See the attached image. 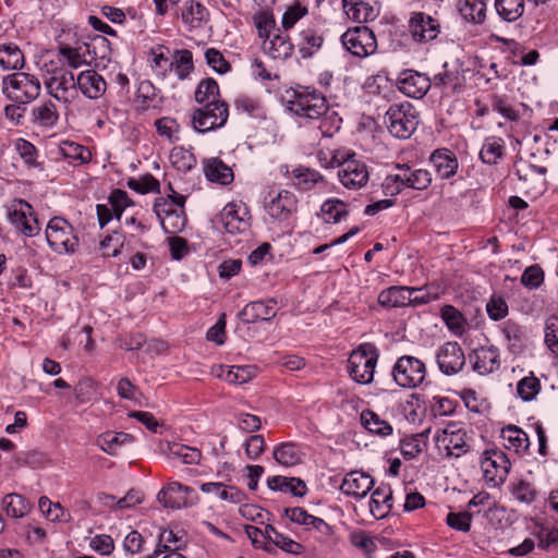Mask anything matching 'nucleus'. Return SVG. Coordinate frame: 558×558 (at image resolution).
Returning a JSON list of instances; mask_svg holds the SVG:
<instances>
[{"label": "nucleus", "instance_id": "obj_1", "mask_svg": "<svg viewBox=\"0 0 558 558\" xmlns=\"http://www.w3.org/2000/svg\"><path fill=\"white\" fill-rule=\"evenodd\" d=\"M287 108L296 117L308 120H318L329 111L326 97L310 86L292 89Z\"/></svg>", "mask_w": 558, "mask_h": 558}, {"label": "nucleus", "instance_id": "obj_2", "mask_svg": "<svg viewBox=\"0 0 558 558\" xmlns=\"http://www.w3.org/2000/svg\"><path fill=\"white\" fill-rule=\"evenodd\" d=\"M434 441L437 450L446 458L458 459L472 448V437L459 422H449L444 428L437 429Z\"/></svg>", "mask_w": 558, "mask_h": 558}, {"label": "nucleus", "instance_id": "obj_3", "mask_svg": "<svg viewBox=\"0 0 558 558\" xmlns=\"http://www.w3.org/2000/svg\"><path fill=\"white\" fill-rule=\"evenodd\" d=\"M44 84L48 94L63 105H70L78 98L76 77L65 66L47 68Z\"/></svg>", "mask_w": 558, "mask_h": 558}, {"label": "nucleus", "instance_id": "obj_4", "mask_svg": "<svg viewBox=\"0 0 558 558\" xmlns=\"http://www.w3.org/2000/svg\"><path fill=\"white\" fill-rule=\"evenodd\" d=\"M40 90L39 80L25 72L9 74L2 81V93L19 105L32 102L40 95Z\"/></svg>", "mask_w": 558, "mask_h": 558}, {"label": "nucleus", "instance_id": "obj_5", "mask_svg": "<svg viewBox=\"0 0 558 558\" xmlns=\"http://www.w3.org/2000/svg\"><path fill=\"white\" fill-rule=\"evenodd\" d=\"M378 350L372 343H362L348 359L347 371L357 384H369L374 379L378 361Z\"/></svg>", "mask_w": 558, "mask_h": 558}, {"label": "nucleus", "instance_id": "obj_6", "mask_svg": "<svg viewBox=\"0 0 558 558\" xmlns=\"http://www.w3.org/2000/svg\"><path fill=\"white\" fill-rule=\"evenodd\" d=\"M385 123L392 136L407 140L418 125V112L409 101L393 104L385 114Z\"/></svg>", "mask_w": 558, "mask_h": 558}, {"label": "nucleus", "instance_id": "obj_7", "mask_svg": "<svg viewBox=\"0 0 558 558\" xmlns=\"http://www.w3.org/2000/svg\"><path fill=\"white\" fill-rule=\"evenodd\" d=\"M391 376L396 385L401 388H417L427 377L426 364L416 356L401 355L392 366Z\"/></svg>", "mask_w": 558, "mask_h": 558}, {"label": "nucleus", "instance_id": "obj_8", "mask_svg": "<svg viewBox=\"0 0 558 558\" xmlns=\"http://www.w3.org/2000/svg\"><path fill=\"white\" fill-rule=\"evenodd\" d=\"M45 233L48 245L58 254L74 253L78 246L74 228L62 217L51 218Z\"/></svg>", "mask_w": 558, "mask_h": 558}, {"label": "nucleus", "instance_id": "obj_9", "mask_svg": "<svg viewBox=\"0 0 558 558\" xmlns=\"http://www.w3.org/2000/svg\"><path fill=\"white\" fill-rule=\"evenodd\" d=\"M229 118V106L226 101H214L202 105L191 116L193 129L206 133L222 128Z\"/></svg>", "mask_w": 558, "mask_h": 558}, {"label": "nucleus", "instance_id": "obj_10", "mask_svg": "<svg viewBox=\"0 0 558 558\" xmlns=\"http://www.w3.org/2000/svg\"><path fill=\"white\" fill-rule=\"evenodd\" d=\"M7 217L16 231L25 236H35L40 231L33 206L22 198L13 199L7 206Z\"/></svg>", "mask_w": 558, "mask_h": 558}, {"label": "nucleus", "instance_id": "obj_11", "mask_svg": "<svg viewBox=\"0 0 558 558\" xmlns=\"http://www.w3.org/2000/svg\"><path fill=\"white\" fill-rule=\"evenodd\" d=\"M343 47L353 56L366 58L377 50V39L374 32L367 26L349 28L341 36Z\"/></svg>", "mask_w": 558, "mask_h": 558}, {"label": "nucleus", "instance_id": "obj_12", "mask_svg": "<svg viewBox=\"0 0 558 558\" xmlns=\"http://www.w3.org/2000/svg\"><path fill=\"white\" fill-rule=\"evenodd\" d=\"M250 209L243 202L228 203L219 215L225 231L229 234H245L251 228Z\"/></svg>", "mask_w": 558, "mask_h": 558}, {"label": "nucleus", "instance_id": "obj_13", "mask_svg": "<svg viewBox=\"0 0 558 558\" xmlns=\"http://www.w3.org/2000/svg\"><path fill=\"white\" fill-rule=\"evenodd\" d=\"M157 498L163 507L171 509L191 507L198 500L194 488L179 482H170L158 493Z\"/></svg>", "mask_w": 558, "mask_h": 558}, {"label": "nucleus", "instance_id": "obj_14", "mask_svg": "<svg viewBox=\"0 0 558 558\" xmlns=\"http://www.w3.org/2000/svg\"><path fill=\"white\" fill-rule=\"evenodd\" d=\"M298 198L294 193L282 190L276 195L269 194L265 203L266 213L278 222H289L298 211Z\"/></svg>", "mask_w": 558, "mask_h": 558}, {"label": "nucleus", "instance_id": "obj_15", "mask_svg": "<svg viewBox=\"0 0 558 558\" xmlns=\"http://www.w3.org/2000/svg\"><path fill=\"white\" fill-rule=\"evenodd\" d=\"M154 211L166 233L177 234L184 229L186 223L184 209H175L173 203H169L166 198H159L154 204Z\"/></svg>", "mask_w": 558, "mask_h": 558}, {"label": "nucleus", "instance_id": "obj_16", "mask_svg": "<svg viewBox=\"0 0 558 558\" xmlns=\"http://www.w3.org/2000/svg\"><path fill=\"white\" fill-rule=\"evenodd\" d=\"M436 362L439 371L447 375L458 374L465 365V355L458 342H446L436 354Z\"/></svg>", "mask_w": 558, "mask_h": 558}, {"label": "nucleus", "instance_id": "obj_17", "mask_svg": "<svg viewBox=\"0 0 558 558\" xmlns=\"http://www.w3.org/2000/svg\"><path fill=\"white\" fill-rule=\"evenodd\" d=\"M511 463L506 453L500 450H486L481 459V469L488 482H502L506 480Z\"/></svg>", "mask_w": 558, "mask_h": 558}, {"label": "nucleus", "instance_id": "obj_18", "mask_svg": "<svg viewBox=\"0 0 558 558\" xmlns=\"http://www.w3.org/2000/svg\"><path fill=\"white\" fill-rule=\"evenodd\" d=\"M409 29L415 41L428 43L438 37L440 23L425 12H414L409 20Z\"/></svg>", "mask_w": 558, "mask_h": 558}, {"label": "nucleus", "instance_id": "obj_19", "mask_svg": "<svg viewBox=\"0 0 558 558\" xmlns=\"http://www.w3.org/2000/svg\"><path fill=\"white\" fill-rule=\"evenodd\" d=\"M338 179L345 189L360 190L366 185L369 179L367 166L356 159L345 161L338 170Z\"/></svg>", "mask_w": 558, "mask_h": 558}, {"label": "nucleus", "instance_id": "obj_20", "mask_svg": "<svg viewBox=\"0 0 558 558\" xmlns=\"http://www.w3.org/2000/svg\"><path fill=\"white\" fill-rule=\"evenodd\" d=\"M432 86L430 78L414 70H404L399 80L398 88L408 97L421 99L426 95Z\"/></svg>", "mask_w": 558, "mask_h": 558}, {"label": "nucleus", "instance_id": "obj_21", "mask_svg": "<svg viewBox=\"0 0 558 558\" xmlns=\"http://www.w3.org/2000/svg\"><path fill=\"white\" fill-rule=\"evenodd\" d=\"M76 89L80 90L86 98L96 100L102 97L107 90V83L105 78L95 70L82 71L76 76Z\"/></svg>", "mask_w": 558, "mask_h": 558}, {"label": "nucleus", "instance_id": "obj_22", "mask_svg": "<svg viewBox=\"0 0 558 558\" xmlns=\"http://www.w3.org/2000/svg\"><path fill=\"white\" fill-rule=\"evenodd\" d=\"M284 515L293 523L303 525L306 529L313 527L322 536L330 537L333 535V527L325 522L322 518L310 514L301 507H292L284 509Z\"/></svg>", "mask_w": 558, "mask_h": 558}, {"label": "nucleus", "instance_id": "obj_23", "mask_svg": "<svg viewBox=\"0 0 558 558\" xmlns=\"http://www.w3.org/2000/svg\"><path fill=\"white\" fill-rule=\"evenodd\" d=\"M374 486L373 477L363 471H351L345 474L340 489L344 495L364 498Z\"/></svg>", "mask_w": 558, "mask_h": 558}, {"label": "nucleus", "instance_id": "obj_24", "mask_svg": "<svg viewBox=\"0 0 558 558\" xmlns=\"http://www.w3.org/2000/svg\"><path fill=\"white\" fill-rule=\"evenodd\" d=\"M213 374L231 385H243L256 377L257 367L255 365H217L213 367Z\"/></svg>", "mask_w": 558, "mask_h": 558}, {"label": "nucleus", "instance_id": "obj_25", "mask_svg": "<svg viewBox=\"0 0 558 558\" xmlns=\"http://www.w3.org/2000/svg\"><path fill=\"white\" fill-rule=\"evenodd\" d=\"M262 49L274 60H287L292 56L294 46L288 35L277 29L275 34L262 41Z\"/></svg>", "mask_w": 558, "mask_h": 558}, {"label": "nucleus", "instance_id": "obj_26", "mask_svg": "<svg viewBox=\"0 0 558 558\" xmlns=\"http://www.w3.org/2000/svg\"><path fill=\"white\" fill-rule=\"evenodd\" d=\"M465 78L459 69H448L447 64L444 70L434 76L432 84L439 88L445 95H453L461 93L464 88Z\"/></svg>", "mask_w": 558, "mask_h": 558}, {"label": "nucleus", "instance_id": "obj_27", "mask_svg": "<svg viewBox=\"0 0 558 558\" xmlns=\"http://www.w3.org/2000/svg\"><path fill=\"white\" fill-rule=\"evenodd\" d=\"M276 305L277 302L272 299L253 301L246 304L239 315L245 324H253L257 320H270L276 316Z\"/></svg>", "mask_w": 558, "mask_h": 558}, {"label": "nucleus", "instance_id": "obj_28", "mask_svg": "<svg viewBox=\"0 0 558 558\" xmlns=\"http://www.w3.org/2000/svg\"><path fill=\"white\" fill-rule=\"evenodd\" d=\"M89 52V45L84 44L81 46L72 47L69 45H62L58 48V60L59 66H65L70 69H78L89 63L87 53Z\"/></svg>", "mask_w": 558, "mask_h": 558}, {"label": "nucleus", "instance_id": "obj_29", "mask_svg": "<svg viewBox=\"0 0 558 558\" xmlns=\"http://www.w3.org/2000/svg\"><path fill=\"white\" fill-rule=\"evenodd\" d=\"M500 366L499 352L495 347H481L474 350L473 369L480 375H487Z\"/></svg>", "mask_w": 558, "mask_h": 558}, {"label": "nucleus", "instance_id": "obj_30", "mask_svg": "<svg viewBox=\"0 0 558 558\" xmlns=\"http://www.w3.org/2000/svg\"><path fill=\"white\" fill-rule=\"evenodd\" d=\"M392 509V490L390 485L381 484L374 489L371 501L369 510L372 515L379 520L384 519Z\"/></svg>", "mask_w": 558, "mask_h": 558}, {"label": "nucleus", "instance_id": "obj_31", "mask_svg": "<svg viewBox=\"0 0 558 558\" xmlns=\"http://www.w3.org/2000/svg\"><path fill=\"white\" fill-rule=\"evenodd\" d=\"M436 173L440 179H449L457 173L459 162L454 154L448 149H437L430 156Z\"/></svg>", "mask_w": 558, "mask_h": 558}, {"label": "nucleus", "instance_id": "obj_32", "mask_svg": "<svg viewBox=\"0 0 558 558\" xmlns=\"http://www.w3.org/2000/svg\"><path fill=\"white\" fill-rule=\"evenodd\" d=\"M204 173L210 182L228 185L233 181V171L221 159L214 157L204 160Z\"/></svg>", "mask_w": 558, "mask_h": 558}, {"label": "nucleus", "instance_id": "obj_33", "mask_svg": "<svg viewBox=\"0 0 558 558\" xmlns=\"http://www.w3.org/2000/svg\"><path fill=\"white\" fill-rule=\"evenodd\" d=\"M409 287L393 286L378 294V304L386 308L409 306L411 304Z\"/></svg>", "mask_w": 558, "mask_h": 558}, {"label": "nucleus", "instance_id": "obj_34", "mask_svg": "<svg viewBox=\"0 0 558 558\" xmlns=\"http://www.w3.org/2000/svg\"><path fill=\"white\" fill-rule=\"evenodd\" d=\"M32 121L34 124L52 129L59 121V112L52 100H45L32 110Z\"/></svg>", "mask_w": 558, "mask_h": 558}, {"label": "nucleus", "instance_id": "obj_35", "mask_svg": "<svg viewBox=\"0 0 558 558\" xmlns=\"http://www.w3.org/2000/svg\"><path fill=\"white\" fill-rule=\"evenodd\" d=\"M487 0H459L458 10L464 21L475 25L483 24L486 19Z\"/></svg>", "mask_w": 558, "mask_h": 558}, {"label": "nucleus", "instance_id": "obj_36", "mask_svg": "<svg viewBox=\"0 0 558 558\" xmlns=\"http://www.w3.org/2000/svg\"><path fill=\"white\" fill-rule=\"evenodd\" d=\"M505 153V141L499 136H488L484 140L480 158L486 165H497L504 158Z\"/></svg>", "mask_w": 558, "mask_h": 558}, {"label": "nucleus", "instance_id": "obj_37", "mask_svg": "<svg viewBox=\"0 0 558 558\" xmlns=\"http://www.w3.org/2000/svg\"><path fill=\"white\" fill-rule=\"evenodd\" d=\"M267 485L272 490L291 493L298 497L304 496L307 492L305 483L296 477L271 476L267 480Z\"/></svg>", "mask_w": 558, "mask_h": 558}, {"label": "nucleus", "instance_id": "obj_38", "mask_svg": "<svg viewBox=\"0 0 558 558\" xmlns=\"http://www.w3.org/2000/svg\"><path fill=\"white\" fill-rule=\"evenodd\" d=\"M348 17L357 23H367L376 17L373 7L363 0H342Z\"/></svg>", "mask_w": 558, "mask_h": 558}, {"label": "nucleus", "instance_id": "obj_39", "mask_svg": "<svg viewBox=\"0 0 558 558\" xmlns=\"http://www.w3.org/2000/svg\"><path fill=\"white\" fill-rule=\"evenodd\" d=\"M209 16V12L205 5L198 1L187 0L184 3L182 11V21L190 26V28H199Z\"/></svg>", "mask_w": 558, "mask_h": 558}, {"label": "nucleus", "instance_id": "obj_40", "mask_svg": "<svg viewBox=\"0 0 558 558\" xmlns=\"http://www.w3.org/2000/svg\"><path fill=\"white\" fill-rule=\"evenodd\" d=\"M501 437L505 447L509 450H514L517 453L525 452L530 446L526 433L515 425H508L502 428Z\"/></svg>", "mask_w": 558, "mask_h": 558}, {"label": "nucleus", "instance_id": "obj_41", "mask_svg": "<svg viewBox=\"0 0 558 558\" xmlns=\"http://www.w3.org/2000/svg\"><path fill=\"white\" fill-rule=\"evenodd\" d=\"M490 106L493 111L499 113L511 122H517L521 118L520 108H524L523 104L513 105L506 95L494 94L490 97Z\"/></svg>", "mask_w": 558, "mask_h": 558}, {"label": "nucleus", "instance_id": "obj_42", "mask_svg": "<svg viewBox=\"0 0 558 558\" xmlns=\"http://www.w3.org/2000/svg\"><path fill=\"white\" fill-rule=\"evenodd\" d=\"M494 8L497 15L505 22L518 21L524 13V0H495Z\"/></svg>", "mask_w": 558, "mask_h": 558}, {"label": "nucleus", "instance_id": "obj_43", "mask_svg": "<svg viewBox=\"0 0 558 558\" xmlns=\"http://www.w3.org/2000/svg\"><path fill=\"white\" fill-rule=\"evenodd\" d=\"M25 63L24 53L14 43L0 46V65L3 70H21Z\"/></svg>", "mask_w": 558, "mask_h": 558}, {"label": "nucleus", "instance_id": "obj_44", "mask_svg": "<svg viewBox=\"0 0 558 558\" xmlns=\"http://www.w3.org/2000/svg\"><path fill=\"white\" fill-rule=\"evenodd\" d=\"M291 178L295 180L294 185L302 191H310L316 184L324 182V177L317 170L304 166L292 169Z\"/></svg>", "mask_w": 558, "mask_h": 558}, {"label": "nucleus", "instance_id": "obj_45", "mask_svg": "<svg viewBox=\"0 0 558 558\" xmlns=\"http://www.w3.org/2000/svg\"><path fill=\"white\" fill-rule=\"evenodd\" d=\"M348 215V204L339 198H328L320 207V216L327 223H338Z\"/></svg>", "mask_w": 558, "mask_h": 558}, {"label": "nucleus", "instance_id": "obj_46", "mask_svg": "<svg viewBox=\"0 0 558 558\" xmlns=\"http://www.w3.org/2000/svg\"><path fill=\"white\" fill-rule=\"evenodd\" d=\"M133 440V437L126 433L106 432L97 437V446L110 456L117 454L118 449Z\"/></svg>", "mask_w": 558, "mask_h": 558}, {"label": "nucleus", "instance_id": "obj_47", "mask_svg": "<svg viewBox=\"0 0 558 558\" xmlns=\"http://www.w3.org/2000/svg\"><path fill=\"white\" fill-rule=\"evenodd\" d=\"M274 459L283 466H294L302 461L303 452L294 442H283L274 449Z\"/></svg>", "mask_w": 558, "mask_h": 558}, {"label": "nucleus", "instance_id": "obj_48", "mask_svg": "<svg viewBox=\"0 0 558 558\" xmlns=\"http://www.w3.org/2000/svg\"><path fill=\"white\" fill-rule=\"evenodd\" d=\"M323 36L313 28L303 29L300 33L298 43L300 53L303 58H310L316 53L323 46Z\"/></svg>", "mask_w": 558, "mask_h": 558}, {"label": "nucleus", "instance_id": "obj_49", "mask_svg": "<svg viewBox=\"0 0 558 558\" xmlns=\"http://www.w3.org/2000/svg\"><path fill=\"white\" fill-rule=\"evenodd\" d=\"M195 101L199 105L223 101L220 99L219 85L216 80L207 77L202 80L194 93Z\"/></svg>", "mask_w": 558, "mask_h": 558}, {"label": "nucleus", "instance_id": "obj_50", "mask_svg": "<svg viewBox=\"0 0 558 558\" xmlns=\"http://www.w3.org/2000/svg\"><path fill=\"white\" fill-rule=\"evenodd\" d=\"M440 317L448 327L457 336H462L465 331L466 319L463 314L452 305H445L440 310Z\"/></svg>", "mask_w": 558, "mask_h": 558}, {"label": "nucleus", "instance_id": "obj_51", "mask_svg": "<svg viewBox=\"0 0 558 558\" xmlns=\"http://www.w3.org/2000/svg\"><path fill=\"white\" fill-rule=\"evenodd\" d=\"M361 422L363 426L372 434L383 437L392 434V426L387 421L380 418L377 413L371 410L362 412Z\"/></svg>", "mask_w": 558, "mask_h": 558}, {"label": "nucleus", "instance_id": "obj_52", "mask_svg": "<svg viewBox=\"0 0 558 558\" xmlns=\"http://www.w3.org/2000/svg\"><path fill=\"white\" fill-rule=\"evenodd\" d=\"M169 160L172 167L181 172H187L196 166V157L191 149L175 146L171 149Z\"/></svg>", "mask_w": 558, "mask_h": 558}, {"label": "nucleus", "instance_id": "obj_53", "mask_svg": "<svg viewBox=\"0 0 558 558\" xmlns=\"http://www.w3.org/2000/svg\"><path fill=\"white\" fill-rule=\"evenodd\" d=\"M2 508L9 517L17 519L29 511L31 505L22 495L11 493L2 498Z\"/></svg>", "mask_w": 558, "mask_h": 558}, {"label": "nucleus", "instance_id": "obj_54", "mask_svg": "<svg viewBox=\"0 0 558 558\" xmlns=\"http://www.w3.org/2000/svg\"><path fill=\"white\" fill-rule=\"evenodd\" d=\"M403 171H405L407 187L417 191L426 190L432 183V174L426 169L412 168L408 163H403Z\"/></svg>", "mask_w": 558, "mask_h": 558}, {"label": "nucleus", "instance_id": "obj_55", "mask_svg": "<svg viewBox=\"0 0 558 558\" xmlns=\"http://www.w3.org/2000/svg\"><path fill=\"white\" fill-rule=\"evenodd\" d=\"M395 168L397 173L388 174L381 184L383 192L386 196H396L404 189H408L405 181L407 173L403 171V163H397Z\"/></svg>", "mask_w": 558, "mask_h": 558}, {"label": "nucleus", "instance_id": "obj_56", "mask_svg": "<svg viewBox=\"0 0 558 558\" xmlns=\"http://www.w3.org/2000/svg\"><path fill=\"white\" fill-rule=\"evenodd\" d=\"M170 69H173L179 80H185L194 70L193 54L187 49L177 50Z\"/></svg>", "mask_w": 558, "mask_h": 558}, {"label": "nucleus", "instance_id": "obj_57", "mask_svg": "<svg viewBox=\"0 0 558 558\" xmlns=\"http://www.w3.org/2000/svg\"><path fill=\"white\" fill-rule=\"evenodd\" d=\"M254 25L257 29L258 37L263 40L270 37L277 32V24L274 14L269 11L260 10L253 16Z\"/></svg>", "mask_w": 558, "mask_h": 558}, {"label": "nucleus", "instance_id": "obj_58", "mask_svg": "<svg viewBox=\"0 0 558 558\" xmlns=\"http://www.w3.org/2000/svg\"><path fill=\"white\" fill-rule=\"evenodd\" d=\"M157 90L149 81H142L138 84L135 102L140 110H147L156 106Z\"/></svg>", "mask_w": 558, "mask_h": 558}, {"label": "nucleus", "instance_id": "obj_59", "mask_svg": "<svg viewBox=\"0 0 558 558\" xmlns=\"http://www.w3.org/2000/svg\"><path fill=\"white\" fill-rule=\"evenodd\" d=\"M352 546L362 550L366 558H374L377 545L373 537L362 530L353 531L349 536Z\"/></svg>", "mask_w": 558, "mask_h": 558}, {"label": "nucleus", "instance_id": "obj_60", "mask_svg": "<svg viewBox=\"0 0 558 558\" xmlns=\"http://www.w3.org/2000/svg\"><path fill=\"white\" fill-rule=\"evenodd\" d=\"M14 148L28 168L39 167V162L37 161L38 150L29 141L17 138L14 142Z\"/></svg>", "mask_w": 558, "mask_h": 558}, {"label": "nucleus", "instance_id": "obj_61", "mask_svg": "<svg viewBox=\"0 0 558 558\" xmlns=\"http://www.w3.org/2000/svg\"><path fill=\"white\" fill-rule=\"evenodd\" d=\"M60 150L65 158L80 162H87L92 158V154L87 147L70 141L62 142L60 144Z\"/></svg>", "mask_w": 558, "mask_h": 558}, {"label": "nucleus", "instance_id": "obj_62", "mask_svg": "<svg viewBox=\"0 0 558 558\" xmlns=\"http://www.w3.org/2000/svg\"><path fill=\"white\" fill-rule=\"evenodd\" d=\"M157 133L170 143L179 141L180 124L177 120L162 117L155 122Z\"/></svg>", "mask_w": 558, "mask_h": 558}, {"label": "nucleus", "instance_id": "obj_63", "mask_svg": "<svg viewBox=\"0 0 558 558\" xmlns=\"http://www.w3.org/2000/svg\"><path fill=\"white\" fill-rule=\"evenodd\" d=\"M307 7L300 2H294L293 4L289 5L281 19V26L283 31L293 28L301 19L307 15Z\"/></svg>", "mask_w": 558, "mask_h": 558}, {"label": "nucleus", "instance_id": "obj_64", "mask_svg": "<svg viewBox=\"0 0 558 558\" xmlns=\"http://www.w3.org/2000/svg\"><path fill=\"white\" fill-rule=\"evenodd\" d=\"M500 330L510 348L521 347L524 333L518 323L508 319L500 325Z\"/></svg>", "mask_w": 558, "mask_h": 558}]
</instances>
